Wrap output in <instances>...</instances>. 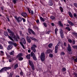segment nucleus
I'll return each instance as SVG.
<instances>
[{"label": "nucleus", "mask_w": 77, "mask_h": 77, "mask_svg": "<svg viewBox=\"0 0 77 77\" xmlns=\"http://www.w3.org/2000/svg\"><path fill=\"white\" fill-rule=\"evenodd\" d=\"M20 74L21 75H23V72H22V71H21L20 73Z\"/></svg>", "instance_id": "nucleus-49"}, {"label": "nucleus", "mask_w": 77, "mask_h": 77, "mask_svg": "<svg viewBox=\"0 0 77 77\" xmlns=\"http://www.w3.org/2000/svg\"><path fill=\"white\" fill-rule=\"evenodd\" d=\"M73 48H75L76 49H77V45H75L72 46Z\"/></svg>", "instance_id": "nucleus-40"}, {"label": "nucleus", "mask_w": 77, "mask_h": 77, "mask_svg": "<svg viewBox=\"0 0 77 77\" xmlns=\"http://www.w3.org/2000/svg\"><path fill=\"white\" fill-rule=\"evenodd\" d=\"M74 74L76 77H77V73L75 72H74Z\"/></svg>", "instance_id": "nucleus-52"}, {"label": "nucleus", "mask_w": 77, "mask_h": 77, "mask_svg": "<svg viewBox=\"0 0 77 77\" xmlns=\"http://www.w3.org/2000/svg\"><path fill=\"white\" fill-rule=\"evenodd\" d=\"M4 35L5 36H8V33L6 32H4Z\"/></svg>", "instance_id": "nucleus-38"}, {"label": "nucleus", "mask_w": 77, "mask_h": 77, "mask_svg": "<svg viewBox=\"0 0 77 77\" xmlns=\"http://www.w3.org/2000/svg\"><path fill=\"white\" fill-rule=\"evenodd\" d=\"M12 45H10L7 48V50H10L11 49H12Z\"/></svg>", "instance_id": "nucleus-15"}, {"label": "nucleus", "mask_w": 77, "mask_h": 77, "mask_svg": "<svg viewBox=\"0 0 77 77\" xmlns=\"http://www.w3.org/2000/svg\"><path fill=\"white\" fill-rule=\"evenodd\" d=\"M22 16H23L24 18H26L27 17V14L26 13H22L21 14Z\"/></svg>", "instance_id": "nucleus-8"}, {"label": "nucleus", "mask_w": 77, "mask_h": 77, "mask_svg": "<svg viewBox=\"0 0 77 77\" xmlns=\"http://www.w3.org/2000/svg\"><path fill=\"white\" fill-rule=\"evenodd\" d=\"M34 14V13L33 12V11L32 10L31 11V15H33Z\"/></svg>", "instance_id": "nucleus-50"}, {"label": "nucleus", "mask_w": 77, "mask_h": 77, "mask_svg": "<svg viewBox=\"0 0 77 77\" xmlns=\"http://www.w3.org/2000/svg\"><path fill=\"white\" fill-rule=\"evenodd\" d=\"M48 47L49 48H51L53 47V44L52 43H51L49 44L48 45Z\"/></svg>", "instance_id": "nucleus-21"}, {"label": "nucleus", "mask_w": 77, "mask_h": 77, "mask_svg": "<svg viewBox=\"0 0 77 77\" xmlns=\"http://www.w3.org/2000/svg\"><path fill=\"white\" fill-rule=\"evenodd\" d=\"M10 55H14V51H12L10 53Z\"/></svg>", "instance_id": "nucleus-31"}, {"label": "nucleus", "mask_w": 77, "mask_h": 77, "mask_svg": "<svg viewBox=\"0 0 77 77\" xmlns=\"http://www.w3.org/2000/svg\"><path fill=\"white\" fill-rule=\"evenodd\" d=\"M66 29L68 30V31H70L71 30V29L69 28V27H67L66 28Z\"/></svg>", "instance_id": "nucleus-39"}, {"label": "nucleus", "mask_w": 77, "mask_h": 77, "mask_svg": "<svg viewBox=\"0 0 77 77\" xmlns=\"http://www.w3.org/2000/svg\"><path fill=\"white\" fill-rule=\"evenodd\" d=\"M27 10H28V11L29 12V14H30V13H31V12L30 11H31V10H30V9L29 8H28Z\"/></svg>", "instance_id": "nucleus-43"}, {"label": "nucleus", "mask_w": 77, "mask_h": 77, "mask_svg": "<svg viewBox=\"0 0 77 77\" xmlns=\"http://www.w3.org/2000/svg\"><path fill=\"white\" fill-rule=\"evenodd\" d=\"M13 45H14V46H15V47H16L17 46V43H14L13 44Z\"/></svg>", "instance_id": "nucleus-44"}, {"label": "nucleus", "mask_w": 77, "mask_h": 77, "mask_svg": "<svg viewBox=\"0 0 77 77\" xmlns=\"http://www.w3.org/2000/svg\"><path fill=\"white\" fill-rule=\"evenodd\" d=\"M57 50L58 49H55V53H57Z\"/></svg>", "instance_id": "nucleus-60"}, {"label": "nucleus", "mask_w": 77, "mask_h": 77, "mask_svg": "<svg viewBox=\"0 0 77 77\" xmlns=\"http://www.w3.org/2000/svg\"><path fill=\"white\" fill-rule=\"evenodd\" d=\"M55 49L56 50H58V46L56 45L55 48Z\"/></svg>", "instance_id": "nucleus-45"}, {"label": "nucleus", "mask_w": 77, "mask_h": 77, "mask_svg": "<svg viewBox=\"0 0 77 77\" xmlns=\"http://www.w3.org/2000/svg\"><path fill=\"white\" fill-rule=\"evenodd\" d=\"M3 47L2 46V45H1L0 46V49L1 50L3 49Z\"/></svg>", "instance_id": "nucleus-41"}, {"label": "nucleus", "mask_w": 77, "mask_h": 77, "mask_svg": "<svg viewBox=\"0 0 77 77\" xmlns=\"http://www.w3.org/2000/svg\"><path fill=\"white\" fill-rule=\"evenodd\" d=\"M29 65L31 66L33 70H35V67H34V64L33 63V62L32 61L29 60Z\"/></svg>", "instance_id": "nucleus-3"}, {"label": "nucleus", "mask_w": 77, "mask_h": 77, "mask_svg": "<svg viewBox=\"0 0 77 77\" xmlns=\"http://www.w3.org/2000/svg\"><path fill=\"white\" fill-rule=\"evenodd\" d=\"M17 20L18 23H20V21H22V18L20 17H18L17 18Z\"/></svg>", "instance_id": "nucleus-12"}, {"label": "nucleus", "mask_w": 77, "mask_h": 77, "mask_svg": "<svg viewBox=\"0 0 77 77\" xmlns=\"http://www.w3.org/2000/svg\"><path fill=\"white\" fill-rule=\"evenodd\" d=\"M36 47H37V46L35 44H32L31 47V50L33 51L34 53H36Z\"/></svg>", "instance_id": "nucleus-1"}, {"label": "nucleus", "mask_w": 77, "mask_h": 77, "mask_svg": "<svg viewBox=\"0 0 77 77\" xmlns=\"http://www.w3.org/2000/svg\"><path fill=\"white\" fill-rule=\"evenodd\" d=\"M51 32V31L49 30L46 32V33L47 34H49L50 32Z\"/></svg>", "instance_id": "nucleus-55"}, {"label": "nucleus", "mask_w": 77, "mask_h": 77, "mask_svg": "<svg viewBox=\"0 0 77 77\" xmlns=\"http://www.w3.org/2000/svg\"><path fill=\"white\" fill-rule=\"evenodd\" d=\"M3 69L2 68L0 70V72H3Z\"/></svg>", "instance_id": "nucleus-62"}, {"label": "nucleus", "mask_w": 77, "mask_h": 77, "mask_svg": "<svg viewBox=\"0 0 77 77\" xmlns=\"http://www.w3.org/2000/svg\"><path fill=\"white\" fill-rule=\"evenodd\" d=\"M6 18L7 19L8 21H10V20H9V17L8 16H6Z\"/></svg>", "instance_id": "nucleus-46"}, {"label": "nucleus", "mask_w": 77, "mask_h": 77, "mask_svg": "<svg viewBox=\"0 0 77 77\" xmlns=\"http://www.w3.org/2000/svg\"><path fill=\"white\" fill-rule=\"evenodd\" d=\"M26 57L27 59H30V54H29L27 55Z\"/></svg>", "instance_id": "nucleus-20"}, {"label": "nucleus", "mask_w": 77, "mask_h": 77, "mask_svg": "<svg viewBox=\"0 0 77 77\" xmlns=\"http://www.w3.org/2000/svg\"><path fill=\"white\" fill-rule=\"evenodd\" d=\"M68 50L69 52L71 51V46H70L69 44L68 45Z\"/></svg>", "instance_id": "nucleus-16"}, {"label": "nucleus", "mask_w": 77, "mask_h": 77, "mask_svg": "<svg viewBox=\"0 0 77 77\" xmlns=\"http://www.w3.org/2000/svg\"><path fill=\"white\" fill-rule=\"evenodd\" d=\"M43 25H44L45 27H47V24H46V23L45 22H44L43 23Z\"/></svg>", "instance_id": "nucleus-36"}, {"label": "nucleus", "mask_w": 77, "mask_h": 77, "mask_svg": "<svg viewBox=\"0 0 77 77\" xmlns=\"http://www.w3.org/2000/svg\"><path fill=\"white\" fill-rule=\"evenodd\" d=\"M59 24H60V26L63 27V25H62V22H61V21H59Z\"/></svg>", "instance_id": "nucleus-30"}, {"label": "nucleus", "mask_w": 77, "mask_h": 77, "mask_svg": "<svg viewBox=\"0 0 77 77\" xmlns=\"http://www.w3.org/2000/svg\"><path fill=\"white\" fill-rule=\"evenodd\" d=\"M48 5L49 6H53V1L51 0H49L48 2Z\"/></svg>", "instance_id": "nucleus-11"}, {"label": "nucleus", "mask_w": 77, "mask_h": 77, "mask_svg": "<svg viewBox=\"0 0 77 77\" xmlns=\"http://www.w3.org/2000/svg\"><path fill=\"white\" fill-rule=\"evenodd\" d=\"M14 39H15L16 41H18V40H20V37L18 35L15 36Z\"/></svg>", "instance_id": "nucleus-13"}, {"label": "nucleus", "mask_w": 77, "mask_h": 77, "mask_svg": "<svg viewBox=\"0 0 77 77\" xmlns=\"http://www.w3.org/2000/svg\"><path fill=\"white\" fill-rule=\"evenodd\" d=\"M60 42H59L57 44V45H58V46H59L60 45Z\"/></svg>", "instance_id": "nucleus-63"}, {"label": "nucleus", "mask_w": 77, "mask_h": 77, "mask_svg": "<svg viewBox=\"0 0 77 77\" xmlns=\"http://www.w3.org/2000/svg\"><path fill=\"white\" fill-rule=\"evenodd\" d=\"M73 16L74 17H77V15H76L75 13H74L73 14Z\"/></svg>", "instance_id": "nucleus-59"}, {"label": "nucleus", "mask_w": 77, "mask_h": 77, "mask_svg": "<svg viewBox=\"0 0 77 77\" xmlns=\"http://www.w3.org/2000/svg\"><path fill=\"white\" fill-rule=\"evenodd\" d=\"M21 41L22 42H23V43L24 44H26V40H25V38H22Z\"/></svg>", "instance_id": "nucleus-14"}, {"label": "nucleus", "mask_w": 77, "mask_h": 77, "mask_svg": "<svg viewBox=\"0 0 77 77\" xmlns=\"http://www.w3.org/2000/svg\"><path fill=\"white\" fill-rule=\"evenodd\" d=\"M60 9L61 12H63V8H62V7H60Z\"/></svg>", "instance_id": "nucleus-29"}, {"label": "nucleus", "mask_w": 77, "mask_h": 77, "mask_svg": "<svg viewBox=\"0 0 77 77\" xmlns=\"http://www.w3.org/2000/svg\"><path fill=\"white\" fill-rule=\"evenodd\" d=\"M66 68L65 67H64L62 69V71H66Z\"/></svg>", "instance_id": "nucleus-37"}, {"label": "nucleus", "mask_w": 77, "mask_h": 77, "mask_svg": "<svg viewBox=\"0 0 77 77\" xmlns=\"http://www.w3.org/2000/svg\"><path fill=\"white\" fill-rule=\"evenodd\" d=\"M20 34L21 36H23V34H22V32L21 31H20Z\"/></svg>", "instance_id": "nucleus-47"}, {"label": "nucleus", "mask_w": 77, "mask_h": 77, "mask_svg": "<svg viewBox=\"0 0 77 77\" xmlns=\"http://www.w3.org/2000/svg\"><path fill=\"white\" fill-rule=\"evenodd\" d=\"M9 44H13V43L11 41H10L8 42Z\"/></svg>", "instance_id": "nucleus-54"}, {"label": "nucleus", "mask_w": 77, "mask_h": 77, "mask_svg": "<svg viewBox=\"0 0 77 77\" xmlns=\"http://www.w3.org/2000/svg\"><path fill=\"white\" fill-rule=\"evenodd\" d=\"M72 44H75V40H74L73 41Z\"/></svg>", "instance_id": "nucleus-56"}, {"label": "nucleus", "mask_w": 77, "mask_h": 77, "mask_svg": "<svg viewBox=\"0 0 77 77\" xmlns=\"http://www.w3.org/2000/svg\"><path fill=\"white\" fill-rule=\"evenodd\" d=\"M16 0H14L13 1V3H14V4H15V3H16Z\"/></svg>", "instance_id": "nucleus-58"}, {"label": "nucleus", "mask_w": 77, "mask_h": 77, "mask_svg": "<svg viewBox=\"0 0 77 77\" xmlns=\"http://www.w3.org/2000/svg\"><path fill=\"white\" fill-rule=\"evenodd\" d=\"M30 38L31 39H32V40L33 41H36V42L38 41V40L33 37H30Z\"/></svg>", "instance_id": "nucleus-19"}, {"label": "nucleus", "mask_w": 77, "mask_h": 77, "mask_svg": "<svg viewBox=\"0 0 77 77\" xmlns=\"http://www.w3.org/2000/svg\"><path fill=\"white\" fill-rule=\"evenodd\" d=\"M8 38L10 39L11 40V41H14V40L13 39H12V38H11V36H10L8 35Z\"/></svg>", "instance_id": "nucleus-34"}, {"label": "nucleus", "mask_w": 77, "mask_h": 77, "mask_svg": "<svg viewBox=\"0 0 77 77\" xmlns=\"http://www.w3.org/2000/svg\"><path fill=\"white\" fill-rule=\"evenodd\" d=\"M73 34L75 36V37H77V33L76 32H74L73 33Z\"/></svg>", "instance_id": "nucleus-35"}, {"label": "nucleus", "mask_w": 77, "mask_h": 77, "mask_svg": "<svg viewBox=\"0 0 77 77\" xmlns=\"http://www.w3.org/2000/svg\"><path fill=\"white\" fill-rule=\"evenodd\" d=\"M32 58L34 60H37L36 57V56L35 55L32 57Z\"/></svg>", "instance_id": "nucleus-26"}, {"label": "nucleus", "mask_w": 77, "mask_h": 77, "mask_svg": "<svg viewBox=\"0 0 77 77\" xmlns=\"http://www.w3.org/2000/svg\"><path fill=\"white\" fill-rule=\"evenodd\" d=\"M7 30L8 32H9V33H11L12 32H12L11 30H10V29H7Z\"/></svg>", "instance_id": "nucleus-32"}, {"label": "nucleus", "mask_w": 77, "mask_h": 77, "mask_svg": "<svg viewBox=\"0 0 77 77\" xmlns=\"http://www.w3.org/2000/svg\"><path fill=\"white\" fill-rule=\"evenodd\" d=\"M58 31V29L57 28H56L55 29V32L56 35H57V31Z\"/></svg>", "instance_id": "nucleus-33"}, {"label": "nucleus", "mask_w": 77, "mask_h": 77, "mask_svg": "<svg viewBox=\"0 0 77 77\" xmlns=\"http://www.w3.org/2000/svg\"><path fill=\"white\" fill-rule=\"evenodd\" d=\"M26 39L28 42H29V43H30L32 42V41L30 39V38L29 37V36L27 35L26 36Z\"/></svg>", "instance_id": "nucleus-9"}, {"label": "nucleus", "mask_w": 77, "mask_h": 77, "mask_svg": "<svg viewBox=\"0 0 77 77\" xmlns=\"http://www.w3.org/2000/svg\"><path fill=\"white\" fill-rule=\"evenodd\" d=\"M60 35L61 38H63V31L62 29H60Z\"/></svg>", "instance_id": "nucleus-5"}, {"label": "nucleus", "mask_w": 77, "mask_h": 77, "mask_svg": "<svg viewBox=\"0 0 77 77\" xmlns=\"http://www.w3.org/2000/svg\"><path fill=\"white\" fill-rule=\"evenodd\" d=\"M18 63H16L15 64L14 66V69H16L17 68H18Z\"/></svg>", "instance_id": "nucleus-23"}, {"label": "nucleus", "mask_w": 77, "mask_h": 77, "mask_svg": "<svg viewBox=\"0 0 77 77\" xmlns=\"http://www.w3.org/2000/svg\"><path fill=\"white\" fill-rule=\"evenodd\" d=\"M69 42H70V43H71V42H72V40L70 39H69L68 40Z\"/></svg>", "instance_id": "nucleus-51"}, {"label": "nucleus", "mask_w": 77, "mask_h": 77, "mask_svg": "<svg viewBox=\"0 0 77 77\" xmlns=\"http://www.w3.org/2000/svg\"><path fill=\"white\" fill-rule=\"evenodd\" d=\"M28 30L29 33V34H32V33L33 35H35V32H34V31H33L32 29H28Z\"/></svg>", "instance_id": "nucleus-6"}, {"label": "nucleus", "mask_w": 77, "mask_h": 77, "mask_svg": "<svg viewBox=\"0 0 77 77\" xmlns=\"http://www.w3.org/2000/svg\"><path fill=\"white\" fill-rule=\"evenodd\" d=\"M36 22L37 23H39V20L38 19L36 21Z\"/></svg>", "instance_id": "nucleus-61"}, {"label": "nucleus", "mask_w": 77, "mask_h": 77, "mask_svg": "<svg viewBox=\"0 0 77 77\" xmlns=\"http://www.w3.org/2000/svg\"><path fill=\"white\" fill-rule=\"evenodd\" d=\"M52 52V51H51V50H50V49H48L46 51V53H47V54H49V53H50Z\"/></svg>", "instance_id": "nucleus-18"}, {"label": "nucleus", "mask_w": 77, "mask_h": 77, "mask_svg": "<svg viewBox=\"0 0 77 77\" xmlns=\"http://www.w3.org/2000/svg\"><path fill=\"white\" fill-rule=\"evenodd\" d=\"M3 69V71H6L7 70H8V69H11V67H5L4 68H2Z\"/></svg>", "instance_id": "nucleus-7"}, {"label": "nucleus", "mask_w": 77, "mask_h": 77, "mask_svg": "<svg viewBox=\"0 0 77 77\" xmlns=\"http://www.w3.org/2000/svg\"><path fill=\"white\" fill-rule=\"evenodd\" d=\"M22 20L24 22H26V19L24 18H22Z\"/></svg>", "instance_id": "nucleus-64"}, {"label": "nucleus", "mask_w": 77, "mask_h": 77, "mask_svg": "<svg viewBox=\"0 0 77 77\" xmlns=\"http://www.w3.org/2000/svg\"><path fill=\"white\" fill-rule=\"evenodd\" d=\"M30 54L31 57H33V56H34L35 55V54L33 53V51L31 52Z\"/></svg>", "instance_id": "nucleus-24"}, {"label": "nucleus", "mask_w": 77, "mask_h": 77, "mask_svg": "<svg viewBox=\"0 0 77 77\" xmlns=\"http://www.w3.org/2000/svg\"><path fill=\"white\" fill-rule=\"evenodd\" d=\"M49 57H53V54H50L49 55Z\"/></svg>", "instance_id": "nucleus-42"}, {"label": "nucleus", "mask_w": 77, "mask_h": 77, "mask_svg": "<svg viewBox=\"0 0 77 77\" xmlns=\"http://www.w3.org/2000/svg\"><path fill=\"white\" fill-rule=\"evenodd\" d=\"M40 18L42 21H43V22H44L45 21V20H44V19L42 17H40Z\"/></svg>", "instance_id": "nucleus-27"}, {"label": "nucleus", "mask_w": 77, "mask_h": 77, "mask_svg": "<svg viewBox=\"0 0 77 77\" xmlns=\"http://www.w3.org/2000/svg\"><path fill=\"white\" fill-rule=\"evenodd\" d=\"M20 44H21V45L23 47V48H24V49H25V47H24V45H23V43H22L21 42H20Z\"/></svg>", "instance_id": "nucleus-28"}, {"label": "nucleus", "mask_w": 77, "mask_h": 77, "mask_svg": "<svg viewBox=\"0 0 77 77\" xmlns=\"http://www.w3.org/2000/svg\"><path fill=\"white\" fill-rule=\"evenodd\" d=\"M23 56V54L22 53L19 54H18L17 55L16 57V59H18L19 60H23V57H21Z\"/></svg>", "instance_id": "nucleus-2"}, {"label": "nucleus", "mask_w": 77, "mask_h": 77, "mask_svg": "<svg viewBox=\"0 0 77 77\" xmlns=\"http://www.w3.org/2000/svg\"><path fill=\"white\" fill-rule=\"evenodd\" d=\"M73 5H74V6H75V7H76V8H77V4L76 3H74L73 4Z\"/></svg>", "instance_id": "nucleus-48"}, {"label": "nucleus", "mask_w": 77, "mask_h": 77, "mask_svg": "<svg viewBox=\"0 0 77 77\" xmlns=\"http://www.w3.org/2000/svg\"><path fill=\"white\" fill-rule=\"evenodd\" d=\"M50 18L52 20H55V17L53 16H51L50 17Z\"/></svg>", "instance_id": "nucleus-22"}, {"label": "nucleus", "mask_w": 77, "mask_h": 77, "mask_svg": "<svg viewBox=\"0 0 77 77\" xmlns=\"http://www.w3.org/2000/svg\"><path fill=\"white\" fill-rule=\"evenodd\" d=\"M41 59L42 61H44L45 60V53H42L41 55Z\"/></svg>", "instance_id": "nucleus-4"}, {"label": "nucleus", "mask_w": 77, "mask_h": 77, "mask_svg": "<svg viewBox=\"0 0 77 77\" xmlns=\"http://www.w3.org/2000/svg\"><path fill=\"white\" fill-rule=\"evenodd\" d=\"M69 14V16L71 17V18H72L73 16H72V14H71V13L70 12H68Z\"/></svg>", "instance_id": "nucleus-25"}, {"label": "nucleus", "mask_w": 77, "mask_h": 77, "mask_svg": "<svg viewBox=\"0 0 77 77\" xmlns=\"http://www.w3.org/2000/svg\"><path fill=\"white\" fill-rule=\"evenodd\" d=\"M10 36L11 38H13L14 39L15 37V33L13 32L11 33L10 34Z\"/></svg>", "instance_id": "nucleus-10"}, {"label": "nucleus", "mask_w": 77, "mask_h": 77, "mask_svg": "<svg viewBox=\"0 0 77 77\" xmlns=\"http://www.w3.org/2000/svg\"><path fill=\"white\" fill-rule=\"evenodd\" d=\"M67 22L71 26H74V23L69 20H68Z\"/></svg>", "instance_id": "nucleus-17"}, {"label": "nucleus", "mask_w": 77, "mask_h": 77, "mask_svg": "<svg viewBox=\"0 0 77 77\" xmlns=\"http://www.w3.org/2000/svg\"><path fill=\"white\" fill-rule=\"evenodd\" d=\"M74 60L75 62H77V58H76L75 59H74Z\"/></svg>", "instance_id": "nucleus-57"}, {"label": "nucleus", "mask_w": 77, "mask_h": 77, "mask_svg": "<svg viewBox=\"0 0 77 77\" xmlns=\"http://www.w3.org/2000/svg\"><path fill=\"white\" fill-rule=\"evenodd\" d=\"M61 54L62 55H65V53L63 52H62L61 53Z\"/></svg>", "instance_id": "nucleus-53"}]
</instances>
